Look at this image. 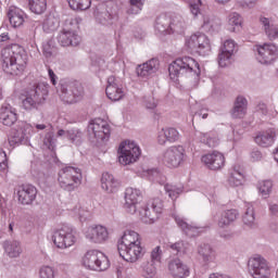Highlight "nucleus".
I'll use <instances>...</instances> for the list:
<instances>
[{
  "label": "nucleus",
  "mask_w": 278,
  "mask_h": 278,
  "mask_svg": "<svg viewBox=\"0 0 278 278\" xmlns=\"http://www.w3.org/2000/svg\"><path fill=\"white\" fill-rule=\"evenodd\" d=\"M56 90L59 92V97L63 103H68V101L64 97H74L73 92H71V89L68 87V81L62 80L60 85L56 87Z\"/></svg>",
  "instance_id": "46"
},
{
  "label": "nucleus",
  "mask_w": 278,
  "mask_h": 278,
  "mask_svg": "<svg viewBox=\"0 0 278 278\" xmlns=\"http://www.w3.org/2000/svg\"><path fill=\"white\" fill-rule=\"evenodd\" d=\"M56 38L61 47H77L81 42V37L71 30L63 29Z\"/></svg>",
  "instance_id": "26"
},
{
  "label": "nucleus",
  "mask_w": 278,
  "mask_h": 278,
  "mask_svg": "<svg viewBox=\"0 0 278 278\" xmlns=\"http://www.w3.org/2000/svg\"><path fill=\"white\" fill-rule=\"evenodd\" d=\"M177 140H179V130L175 127H165L159 131L157 143L162 147L173 144V142H177Z\"/></svg>",
  "instance_id": "22"
},
{
  "label": "nucleus",
  "mask_w": 278,
  "mask_h": 278,
  "mask_svg": "<svg viewBox=\"0 0 278 278\" xmlns=\"http://www.w3.org/2000/svg\"><path fill=\"white\" fill-rule=\"evenodd\" d=\"M228 184L233 188L242 186L244 184V169L240 166H235L228 177Z\"/></svg>",
  "instance_id": "35"
},
{
  "label": "nucleus",
  "mask_w": 278,
  "mask_h": 278,
  "mask_svg": "<svg viewBox=\"0 0 278 278\" xmlns=\"http://www.w3.org/2000/svg\"><path fill=\"white\" fill-rule=\"evenodd\" d=\"M150 260L152 264H160V262H162V248H154L151 252Z\"/></svg>",
  "instance_id": "57"
},
{
  "label": "nucleus",
  "mask_w": 278,
  "mask_h": 278,
  "mask_svg": "<svg viewBox=\"0 0 278 278\" xmlns=\"http://www.w3.org/2000/svg\"><path fill=\"white\" fill-rule=\"evenodd\" d=\"M142 199V192L139 189L127 188L125 192L124 207L128 214H136L138 212V203Z\"/></svg>",
  "instance_id": "16"
},
{
  "label": "nucleus",
  "mask_w": 278,
  "mask_h": 278,
  "mask_svg": "<svg viewBox=\"0 0 278 278\" xmlns=\"http://www.w3.org/2000/svg\"><path fill=\"white\" fill-rule=\"evenodd\" d=\"M275 138H277V131L275 129H269L256 136L255 142L258 147L268 148L275 142Z\"/></svg>",
  "instance_id": "32"
},
{
  "label": "nucleus",
  "mask_w": 278,
  "mask_h": 278,
  "mask_svg": "<svg viewBox=\"0 0 278 278\" xmlns=\"http://www.w3.org/2000/svg\"><path fill=\"white\" fill-rule=\"evenodd\" d=\"M163 207L164 204L162 203V200L157 198L153 199L148 203V205L139 210L140 219L147 225H152V223H155V220L160 218V214H162Z\"/></svg>",
  "instance_id": "9"
},
{
  "label": "nucleus",
  "mask_w": 278,
  "mask_h": 278,
  "mask_svg": "<svg viewBox=\"0 0 278 278\" xmlns=\"http://www.w3.org/2000/svg\"><path fill=\"white\" fill-rule=\"evenodd\" d=\"M198 255L205 264H207V262H212V258L214 257V250L212 249V245L202 243L198 247Z\"/></svg>",
  "instance_id": "40"
},
{
  "label": "nucleus",
  "mask_w": 278,
  "mask_h": 278,
  "mask_svg": "<svg viewBox=\"0 0 278 278\" xmlns=\"http://www.w3.org/2000/svg\"><path fill=\"white\" fill-rule=\"evenodd\" d=\"M186 26V22H184V18L181 16H175L173 20H170V28L169 34H181L184 31V27Z\"/></svg>",
  "instance_id": "44"
},
{
  "label": "nucleus",
  "mask_w": 278,
  "mask_h": 278,
  "mask_svg": "<svg viewBox=\"0 0 278 278\" xmlns=\"http://www.w3.org/2000/svg\"><path fill=\"white\" fill-rule=\"evenodd\" d=\"M191 14H193V16H199V14H201V0H197L194 2H191L189 4Z\"/></svg>",
  "instance_id": "60"
},
{
  "label": "nucleus",
  "mask_w": 278,
  "mask_h": 278,
  "mask_svg": "<svg viewBox=\"0 0 278 278\" xmlns=\"http://www.w3.org/2000/svg\"><path fill=\"white\" fill-rule=\"evenodd\" d=\"M86 238L90 242H94V244H102V242H105L110 238V232H108L105 226L96 225L88 228Z\"/></svg>",
  "instance_id": "18"
},
{
  "label": "nucleus",
  "mask_w": 278,
  "mask_h": 278,
  "mask_svg": "<svg viewBox=\"0 0 278 278\" xmlns=\"http://www.w3.org/2000/svg\"><path fill=\"white\" fill-rule=\"evenodd\" d=\"M81 169L73 166L63 167L59 172V186L67 192H74L81 186Z\"/></svg>",
  "instance_id": "4"
},
{
  "label": "nucleus",
  "mask_w": 278,
  "mask_h": 278,
  "mask_svg": "<svg viewBox=\"0 0 278 278\" xmlns=\"http://www.w3.org/2000/svg\"><path fill=\"white\" fill-rule=\"evenodd\" d=\"M175 220L181 231H184V233H186V236H188L189 238H197V236L201 233V227L187 224L186 220L181 218V216H175Z\"/></svg>",
  "instance_id": "33"
},
{
  "label": "nucleus",
  "mask_w": 278,
  "mask_h": 278,
  "mask_svg": "<svg viewBox=\"0 0 278 278\" xmlns=\"http://www.w3.org/2000/svg\"><path fill=\"white\" fill-rule=\"evenodd\" d=\"M2 68L9 75H21L27 67V53L15 51L14 48H4L1 51Z\"/></svg>",
  "instance_id": "1"
},
{
  "label": "nucleus",
  "mask_w": 278,
  "mask_h": 278,
  "mask_svg": "<svg viewBox=\"0 0 278 278\" xmlns=\"http://www.w3.org/2000/svg\"><path fill=\"white\" fill-rule=\"evenodd\" d=\"M105 93L108 99H110V101H121V99L125 97V91H123V88L118 86L116 77L114 76H110L108 78Z\"/></svg>",
  "instance_id": "21"
},
{
  "label": "nucleus",
  "mask_w": 278,
  "mask_h": 278,
  "mask_svg": "<svg viewBox=\"0 0 278 278\" xmlns=\"http://www.w3.org/2000/svg\"><path fill=\"white\" fill-rule=\"evenodd\" d=\"M186 150L181 146L169 147L162 156V162L168 168H178L184 163Z\"/></svg>",
  "instance_id": "10"
},
{
  "label": "nucleus",
  "mask_w": 278,
  "mask_h": 278,
  "mask_svg": "<svg viewBox=\"0 0 278 278\" xmlns=\"http://www.w3.org/2000/svg\"><path fill=\"white\" fill-rule=\"evenodd\" d=\"M88 134L98 142H105L110 140V124L101 118L94 119L88 125Z\"/></svg>",
  "instance_id": "12"
},
{
  "label": "nucleus",
  "mask_w": 278,
  "mask_h": 278,
  "mask_svg": "<svg viewBox=\"0 0 278 278\" xmlns=\"http://www.w3.org/2000/svg\"><path fill=\"white\" fill-rule=\"evenodd\" d=\"M238 214L239 213L236 210L224 211L217 222L218 227L220 229L229 227V225H231V223H235V220L238 218Z\"/></svg>",
  "instance_id": "36"
},
{
  "label": "nucleus",
  "mask_w": 278,
  "mask_h": 278,
  "mask_svg": "<svg viewBox=\"0 0 278 278\" xmlns=\"http://www.w3.org/2000/svg\"><path fill=\"white\" fill-rule=\"evenodd\" d=\"M3 247L10 257H21V253H23V248H21V242L18 241H5Z\"/></svg>",
  "instance_id": "39"
},
{
  "label": "nucleus",
  "mask_w": 278,
  "mask_h": 278,
  "mask_svg": "<svg viewBox=\"0 0 278 278\" xmlns=\"http://www.w3.org/2000/svg\"><path fill=\"white\" fill-rule=\"evenodd\" d=\"M72 10H88L92 5L91 0H67Z\"/></svg>",
  "instance_id": "47"
},
{
  "label": "nucleus",
  "mask_w": 278,
  "mask_h": 278,
  "mask_svg": "<svg viewBox=\"0 0 278 278\" xmlns=\"http://www.w3.org/2000/svg\"><path fill=\"white\" fill-rule=\"evenodd\" d=\"M228 24L232 27L230 28L232 31H236V29L239 30L240 27H242V16L237 12L230 13L228 16Z\"/></svg>",
  "instance_id": "49"
},
{
  "label": "nucleus",
  "mask_w": 278,
  "mask_h": 278,
  "mask_svg": "<svg viewBox=\"0 0 278 278\" xmlns=\"http://www.w3.org/2000/svg\"><path fill=\"white\" fill-rule=\"evenodd\" d=\"M142 155L140 151V147L136 144L134 141H124L119 144L118 148V162L122 166H129V164H134L138 162Z\"/></svg>",
  "instance_id": "5"
},
{
  "label": "nucleus",
  "mask_w": 278,
  "mask_h": 278,
  "mask_svg": "<svg viewBox=\"0 0 278 278\" xmlns=\"http://www.w3.org/2000/svg\"><path fill=\"white\" fill-rule=\"evenodd\" d=\"M260 22L262 23L263 27H265V33L269 40L278 38V29L277 27L270 26V20L261 16Z\"/></svg>",
  "instance_id": "43"
},
{
  "label": "nucleus",
  "mask_w": 278,
  "mask_h": 278,
  "mask_svg": "<svg viewBox=\"0 0 278 278\" xmlns=\"http://www.w3.org/2000/svg\"><path fill=\"white\" fill-rule=\"evenodd\" d=\"M8 168V155L3 150H0V170Z\"/></svg>",
  "instance_id": "61"
},
{
  "label": "nucleus",
  "mask_w": 278,
  "mask_h": 278,
  "mask_svg": "<svg viewBox=\"0 0 278 278\" xmlns=\"http://www.w3.org/2000/svg\"><path fill=\"white\" fill-rule=\"evenodd\" d=\"M256 60L261 64H273L277 60V46L274 43H264L263 46H256Z\"/></svg>",
  "instance_id": "14"
},
{
  "label": "nucleus",
  "mask_w": 278,
  "mask_h": 278,
  "mask_svg": "<svg viewBox=\"0 0 278 278\" xmlns=\"http://www.w3.org/2000/svg\"><path fill=\"white\" fill-rule=\"evenodd\" d=\"M67 86L70 88V92L73 94L64 97L65 101H67V104L73 105V103L81 101L84 97V85H81L79 81H67Z\"/></svg>",
  "instance_id": "24"
},
{
  "label": "nucleus",
  "mask_w": 278,
  "mask_h": 278,
  "mask_svg": "<svg viewBox=\"0 0 278 278\" xmlns=\"http://www.w3.org/2000/svg\"><path fill=\"white\" fill-rule=\"evenodd\" d=\"M67 139L72 144L79 147L84 142V132L77 128L70 129L67 130Z\"/></svg>",
  "instance_id": "42"
},
{
  "label": "nucleus",
  "mask_w": 278,
  "mask_h": 278,
  "mask_svg": "<svg viewBox=\"0 0 278 278\" xmlns=\"http://www.w3.org/2000/svg\"><path fill=\"white\" fill-rule=\"evenodd\" d=\"M201 141L204 142V144H207L211 149L218 144V139L212 138L207 132L202 134Z\"/></svg>",
  "instance_id": "58"
},
{
  "label": "nucleus",
  "mask_w": 278,
  "mask_h": 278,
  "mask_svg": "<svg viewBox=\"0 0 278 278\" xmlns=\"http://www.w3.org/2000/svg\"><path fill=\"white\" fill-rule=\"evenodd\" d=\"M83 265L89 270H108L110 268V258L97 250L88 251L83 257Z\"/></svg>",
  "instance_id": "6"
},
{
  "label": "nucleus",
  "mask_w": 278,
  "mask_h": 278,
  "mask_svg": "<svg viewBox=\"0 0 278 278\" xmlns=\"http://www.w3.org/2000/svg\"><path fill=\"white\" fill-rule=\"evenodd\" d=\"M248 108L249 101H247V98L242 96L237 97L231 111L232 118H244V116H247Z\"/></svg>",
  "instance_id": "29"
},
{
  "label": "nucleus",
  "mask_w": 278,
  "mask_h": 278,
  "mask_svg": "<svg viewBox=\"0 0 278 278\" xmlns=\"http://www.w3.org/2000/svg\"><path fill=\"white\" fill-rule=\"evenodd\" d=\"M242 220L243 225L250 229L257 227V223H255V210L253 208V204L245 203V212L243 214Z\"/></svg>",
  "instance_id": "38"
},
{
  "label": "nucleus",
  "mask_w": 278,
  "mask_h": 278,
  "mask_svg": "<svg viewBox=\"0 0 278 278\" xmlns=\"http://www.w3.org/2000/svg\"><path fill=\"white\" fill-rule=\"evenodd\" d=\"M232 134H233V140L238 141L240 138H242V134H244V129H242L241 126H235L232 128Z\"/></svg>",
  "instance_id": "62"
},
{
  "label": "nucleus",
  "mask_w": 278,
  "mask_h": 278,
  "mask_svg": "<svg viewBox=\"0 0 278 278\" xmlns=\"http://www.w3.org/2000/svg\"><path fill=\"white\" fill-rule=\"evenodd\" d=\"M131 8L127 10V14H139L144 3L142 0H129Z\"/></svg>",
  "instance_id": "53"
},
{
  "label": "nucleus",
  "mask_w": 278,
  "mask_h": 278,
  "mask_svg": "<svg viewBox=\"0 0 278 278\" xmlns=\"http://www.w3.org/2000/svg\"><path fill=\"white\" fill-rule=\"evenodd\" d=\"M250 155H251L252 162H260V160H262L263 157L262 152L257 149L252 150Z\"/></svg>",
  "instance_id": "63"
},
{
  "label": "nucleus",
  "mask_w": 278,
  "mask_h": 278,
  "mask_svg": "<svg viewBox=\"0 0 278 278\" xmlns=\"http://www.w3.org/2000/svg\"><path fill=\"white\" fill-rule=\"evenodd\" d=\"M117 251L125 262H129L130 264H135V262H138L144 255L142 245H117Z\"/></svg>",
  "instance_id": "15"
},
{
  "label": "nucleus",
  "mask_w": 278,
  "mask_h": 278,
  "mask_svg": "<svg viewBox=\"0 0 278 278\" xmlns=\"http://www.w3.org/2000/svg\"><path fill=\"white\" fill-rule=\"evenodd\" d=\"M101 188L105 190L109 194H114V192H118V188H121V182L114 178V176L110 173L102 174L101 178Z\"/></svg>",
  "instance_id": "28"
},
{
  "label": "nucleus",
  "mask_w": 278,
  "mask_h": 278,
  "mask_svg": "<svg viewBox=\"0 0 278 278\" xmlns=\"http://www.w3.org/2000/svg\"><path fill=\"white\" fill-rule=\"evenodd\" d=\"M160 71V61L157 59H151L148 62L137 67V74L139 77H151Z\"/></svg>",
  "instance_id": "25"
},
{
  "label": "nucleus",
  "mask_w": 278,
  "mask_h": 278,
  "mask_svg": "<svg viewBox=\"0 0 278 278\" xmlns=\"http://www.w3.org/2000/svg\"><path fill=\"white\" fill-rule=\"evenodd\" d=\"M164 190H165L166 194H168L169 199L175 201V199H177V197H179V194H181V192H184V186L177 187V185L166 184V185H164Z\"/></svg>",
  "instance_id": "45"
},
{
  "label": "nucleus",
  "mask_w": 278,
  "mask_h": 278,
  "mask_svg": "<svg viewBox=\"0 0 278 278\" xmlns=\"http://www.w3.org/2000/svg\"><path fill=\"white\" fill-rule=\"evenodd\" d=\"M43 147L49 149V151H54L55 149V137L53 132H47L43 138Z\"/></svg>",
  "instance_id": "54"
},
{
  "label": "nucleus",
  "mask_w": 278,
  "mask_h": 278,
  "mask_svg": "<svg viewBox=\"0 0 278 278\" xmlns=\"http://www.w3.org/2000/svg\"><path fill=\"white\" fill-rule=\"evenodd\" d=\"M38 190L33 185H22L17 188V199L22 205H31L36 201Z\"/></svg>",
  "instance_id": "19"
},
{
  "label": "nucleus",
  "mask_w": 278,
  "mask_h": 278,
  "mask_svg": "<svg viewBox=\"0 0 278 278\" xmlns=\"http://www.w3.org/2000/svg\"><path fill=\"white\" fill-rule=\"evenodd\" d=\"M52 241L58 249H68L75 244V235L70 226H62L53 232Z\"/></svg>",
  "instance_id": "11"
},
{
  "label": "nucleus",
  "mask_w": 278,
  "mask_h": 278,
  "mask_svg": "<svg viewBox=\"0 0 278 278\" xmlns=\"http://www.w3.org/2000/svg\"><path fill=\"white\" fill-rule=\"evenodd\" d=\"M168 73L170 79H175L176 77H186V75H189V77H194L197 79V77L201 75V67L197 60L190 56H184L176 59L168 66Z\"/></svg>",
  "instance_id": "3"
},
{
  "label": "nucleus",
  "mask_w": 278,
  "mask_h": 278,
  "mask_svg": "<svg viewBox=\"0 0 278 278\" xmlns=\"http://www.w3.org/2000/svg\"><path fill=\"white\" fill-rule=\"evenodd\" d=\"M201 28L207 34H216V31H220V21L214 15H204Z\"/></svg>",
  "instance_id": "31"
},
{
  "label": "nucleus",
  "mask_w": 278,
  "mask_h": 278,
  "mask_svg": "<svg viewBox=\"0 0 278 278\" xmlns=\"http://www.w3.org/2000/svg\"><path fill=\"white\" fill-rule=\"evenodd\" d=\"M258 192H261L264 199H268L270 192H273V181L270 180H263L258 184Z\"/></svg>",
  "instance_id": "50"
},
{
  "label": "nucleus",
  "mask_w": 278,
  "mask_h": 278,
  "mask_svg": "<svg viewBox=\"0 0 278 278\" xmlns=\"http://www.w3.org/2000/svg\"><path fill=\"white\" fill-rule=\"evenodd\" d=\"M93 16L101 25H110L118 16V5L114 1L99 3L93 10Z\"/></svg>",
  "instance_id": "7"
},
{
  "label": "nucleus",
  "mask_w": 278,
  "mask_h": 278,
  "mask_svg": "<svg viewBox=\"0 0 278 278\" xmlns=\"http://www.w3.org/2000/svg\"><path fill=\"white\" fill-rule=\"evenodd\" d=\"M49 87L45 84H37L28 89L22 99V108L25 112L38 111L47 103Z\"/></svg>",
  "instance_id": "2"
},
{
  "label": "nucleus",
  "mask_w": 278,
  "mask_h": 278,
  "mask_svg": "<svg viewBox=\"0 0 278 278\" xmlns=\"http://www.w3.org/2000/svg\"><path fill=\"white\" fill-rule=\"evenodd\" d=\"M39 278H55V270L51 266H42L39 269Z\"/></svg>",
  "instance_id": "56"
},
{
  "label": "nucleus",
  "mask_w": 278,
  "mask_h": 278,
  "mask_svg": "<svg viewBox=\"0 0 278 278\" xmlns=\"http://www.w3.org/2000/svg\"><path fill=\"white\" fill-rule=\"evenodd\" d=\"M8 17L12 27H21L25 23V12L16 7L9 9Z\"/></svg>",
  "instance_id": "34"
},
{
  "label": "nucleus",
  "mask_w": 278,
  "mask_h": 278,
  "mask_svg": "<svg viewBox=\"0 0 278 278\" xmlns=\"http://www.w3.org/2000/svg\"><path fill=\"white\" fill-rule=\"evenodd\" d=\"M0 121L7 127H12V125L18 121L16 109L12 108L10 104L3 105L0 111Z\"/></svg>",
  "instance_id": "27"
},
{
  "label": "nucleus",
  "mask_w": 278,
  "mask_h": 278,
  "mask_svg": "<svg viewBox=\"0 0 278 278\" xmlns=\"http://www.w3.org/2000/svg\"><path fill=\"white\" fill-rule=\"evenodd\" d=\"M168 270L174 278H186L190 275V269L179 258L173 260L168 263Z\"/></svg>",
  "instance_id": "23"
},
{
  "label": "nucleus",
  "mask_w": 278,
  "mask_h": 278,
  "mask_svg": "<svg viewBox=\"0 0 278 278\" xmlns=\"http://www.w3.org/2000/svg\"><path fill=\"white\" fill-rule=\"evenodd\" d=\"M187 47L191 53H197L198 55H207L212 51V46L210 45V38L203 33H197L191 35L187 40Z\"/></svg>",
  "instance_id": "8"
},
{
  "label": "nucleus",
  "mask_w": 278,
  "mask_h": 278,
  "mask_svg": "<svg viewBox=\"0 0 278 278\" xmlns=\"http://www.w3.org/2000/svg\"><path fill=\"white\" fill-rule=\"evenodd\" d=\"M154 27L160 34H170V16L161 14L156 17Z\"/></svg>",
  "instance_id": "37"
},
{
  "label": "nucleus",
  "mask_w": 278,
  "mask_h": 278,
  "mask_svg": "<svg viewBox=\"0 0 278 278\" xmlns=\"http://www.w3.org/2000/svg\"><path fill=\"white\" fill-rule=\"evenodd\" d=\"M248 268L253 278L270 277V268L268 267V263L262 256L251 257L248 262Z\"/></svg>",
  "instance_id": "13"
},
{
  "label": "nucleus",
  "mask_w": 278,
  "mask_h": 278,
  "mask_svg": "<svg viewBox=\"0 0 278 278\" xmlns=\"http://www.w3.org/2000/svg\"><path fill=\"white\" fill-rule=\"evenodd\" d=\"M28 8L34 14H45L47 12V0H27Z\"/></svg>",
  "instance_id": "41"
},
{
  "label": "nucleus",
  "mask_w": 278,
  "mask_h": 278,
  "mask_svg": "<svg viewBox=\"0 0 278 278\" xmlns=\"http://www.w3.org/2000/svg\"><path fill=\"white\" fill-rule=\"evenodd\" d=\"M25 140V131L23 129L13 132L12 137L9 139V144L15 147V144H21Z\"/></svg>",
  "instance_id": "52"
},
{
  "label": "nucleus",
  "mask_w": 278,
  "mask_h": 278,
  "mask_svg": "<svg viewBox=\"0 0 278 278\" xmlns=\"http://www.w3.org/2000/svg\"><path fill=\"white\" fill-rule=\"evenodd\" d=\"M143 268V277L153 278L157 275V268L155 267V263L147 262L142 266Z\"/></svg>",
  "instance_id": "51"
},
{
  "label": "nucleus",
  "mask_w": 278,
  "mask_h": 278,
  "mask_svg": "<svg viewBox=\"0 0 278 278\" xmlns=\"http://www.w3.org/2000/svg\"><path fill=\"white\" fill-rule=\"evenodd\" d=\"M141 245L140 235L134 230H126L118 240L117 247H136Z\"/></svg>",
  "instance_id": "30"
},
{
  "label": "nucleus",
  "mask_w": 278,
  "mask_h": 278,
  "mask_svg": "<svg viewBox=\"0 0 278 278\" xmlns=\"http://www.w3.org/2000/svg\"><path fill=\"white\" fill-rule=\"evenodd\" d=\"M168 249H170L175 255H179V253H185L186 252V244L184 241H177L175 243H168L167 244Z\"/></svg>",
  "instance_id": "55"
},
{
  "label": "nucleus",
  "mask_w": 278,
  "mask_h": 278,
  "mask_svg": "<svg viewBox=\"0 0 278 278\" xmlns=\"http://www.w3.org/2000/svg\"><path fill=\"white\" fill-rule=\"evenodd\" d=\"M238 3L241 8H253L257 3V0H238Z\"/></svg>",
  "instance_id": "64"
},
{
  "label": "nucleus",
  "mask_w": 278,
  "mask_h": 278,
  "mask_svg": "<svg viewBox=\"0 0 278 278\" xmlns=\"http://www.w3.org/2000/svg\"><path fill=\"white\" fill-rule=\"evenodd\" d=\"M236 42L231 39H228L224 42L223 47L220 48V52L218 54V64L222 68L225 66H229L231 64V56L236 53Z\"/></svg>",
  "instance_id": "17"
},
{
  "label": "nucleus",
  "mask_w": 278,
  "mask_h": 278,
  "mask_svg": "<svg viewBox=\"0 0 278 278\" xmlns=\"http://www.w3.org/2000/svg\"><path fill=\"white\" fill-rule=\"evenodd\" d=\"M202 162L210 170H220L225 166V155L220 152H213L202 156Z\"/></svg>",
  "instance_id": "20"
},
{
  "label": "nucleus",
  "mask_w": 278,
  "mask_h": 278,
  "mask_svg": "<svg viewBox=\"0 0 278 278\" xmlns=\"http://www.w3.org/2000/svg\"><path fill=\"white\" fill-rule=\"evenodd\" d=\"M42 27H43V31L49 34L51 31H55V29H58V27H60V22H58V18H55V16H48L43 21Z\"/></svg>",
  "instance_id": "48"
},
{
  "label": "nucleus",
  "mask_w": 278,
  "mask_h": 278,
  "mask_svg": "<svg viewBox=\"0 0 278 278\" xmlns=\"http://www.w3.org/2000/svg\"><path fill=\"white\" fill-rule=\"evenodd\" d=\"M42 54L45 58H51L53 55V40H48L42 45Z\"/></svg>",
  "instance_id": "59"
}]
</instances>
